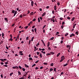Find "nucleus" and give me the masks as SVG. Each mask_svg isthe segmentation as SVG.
<instances>
[{"label":"nucleus","mask_w":79,"mask_h":79,"mask_svg":"<svg viewBox=\"0 0 79 79\" xmlns=\"http://www.w3.org/2000/svg\"><path fill=\"white\" fill-rule=\"evenodd\" d=\"M12 68L13 69H16V68L17 69H19L18 67V66H14L12 67Z\"/></svg>","instance_id":"obj_1"},{"label":"nucleus","mask_w":79,"mask_h":79,"mask_svg":"<svg viewBox=\"0 0 79 79\" xmlns=\"http://www.w3.org/2000/svg\"><path fill=\"white\" fill-rule=\"evenodd\" d=\"M23 51H19V53L20 54H19V55H23Z\"/></svg>","instance_id":"obj_2"},{"label":"nucleus","mask_w":79,"mask_h":79,"mask_svg":"<svg viewBox=\"0 0 79 79\" xmlns=\"http://www.w3.org/2000/svg\"><path fill=\"white\" fill-rule=\"evenodd\" d=\"M61 59L62 60H64V59H65V57H64V56H62L61 57Z\"/></svg>","instance_id":"obj_3"},{"label":"nucleus","mask_w":79,"mask_h":79,"mask_svg":"<svg viewBox=\"0 0 79 79\" xmlns=\"http://www.w3.org/2000/svg\"><path fill=\"white\" fill-rule=\"evenodd\" d=\"M45 15H46V13L44 12L42 15V17H43V16H44Z\"/></svg>","instance_id":"obj_4"},{"label":"nucleus","mask_w":79,"mask_h":79,"mask_svg":"<svg viewBox=\"0 0 79 79\" xmlns=\"http://www.w3.org/2000/svg\"><path fill=\"white\" fill-rule=\"evenodd\" d=\"M76 26V24H73V28H75V27Z\"/></svg>","instance_id":"obj_5"},{"label":"nucleus","mask_w":79,"mask_h":79,"mask_svg":"<svg viewBox=\"0 0 79 79\" xmlns=\"http://www.w3.org/2000/svg\"><path fill=\"white\" fill-rule=\"evenodd\" d=\"M75 35H74V34H72L71 35H70V37H73V36H74Z\"/></svg>","instance_id":"obj_6"},{"label":"nucleus","mask_w":79,"mask_h":79,"mask_svg":"<svg viewBox=\"0 0 79 79\" xmlns=\"http://www.w3.org/2000/svg\"><path fill=\"white\" fill-rule=\"evenodd\" d=\"M17 14V11H15L14 15V17L15 16V15H16Z\"/></svg>","instance_id":"obj_7"},{"label":"nucleus","mask_w":79,"mask_h":79,"mask_svg":"<svg viewBox=\"0 0 79 79\" xmlns=\"http://www.w3.org/2000/svg\"><path fill=\"white\" fill-rule=\"evenodd\" d=\"M53 70V69L52 68H51L50 69V70L49 71V72H51Z\"/></svg>","instance_id":"obj_8"},{"label":"nucleus","mask_w":79,"mask_h":79,"mask_svg":"<svg viewBox=\"0 0 79 79\" xmlns=\"http://www.w3.org/2000/svg\"><path fill=\"white\" fill-rule=\"evenodd\" d=\"M31 5L32 6H33V5H34V2L33 1L31 2Z\"/></svg>","instance_id":"obj_9"},{"label":"nucleus","mask_w":79,"mask_h":79,"mask_svg":"<svg viewBox=\"0 0 79 79\" xmlns=\"http://www.w3.org/2000/svg\"><path fill=\"white\" fill-rule=\"evenodd\" d=\"M68 47H69V49H70V47H71V46L70 45H67V48H68Z\"/></svg>","instance_id":"obj_10"},{"label":"nucleus","mask_w":79,"mask_h":79,"mask_svg":"<svg viewBox=\"0 0 79 79\" xmlns=\"http://www.w3.org/2000/svg\"><path fill=\"white\" fill-rule=\"evenodd\" d=\"M25 67H26V68H29V66L26 64H25Z\"/></svg>","instance_id":"obj_11"},{"label":"nucleus","mask_w":79,"mask_h":79,"mask_svg":"<svg viewBox=\"0 0 79 79\" xmlns=\"http://www.w3.org/2000/svg\"><path fill=\"white\" fill-rule=\"evenodd\" d=\"M9 41H13V39L12 38H10V39H9Z\"/></svg>","instance_id":"obj_12"},{"label":"nucleus","mask_w":79,"mask_h":79,"mask_svg":"<svg viewBox=\"0 0 79 79\" xmlns=\"http://www.w3.org/2000/svg\"><path fill=\"white\" fill-rule=\"evenodd\" d=\"M34 37H32L31 39V42H32V41H33V40H34Z\"/></svg>","instance_id":"obj_13"},{"label":"nucleus","mask_w":79,"mask_h":79,"mask_svg":"<svg viewBox=\"0 0 79 79\" xmlns=\"http://www.w3.org/2000/svg\"><path fill=\"white\" fill-rule=\"evenodd\" d=\"M54 10H56V6H54Z\"/></svg>","instance_id":"obj_14"},{"label":"nucleus","mask_w":79,"mask_h":79,"mask_svg":"<svg viewBox=\"0 0 79 79\" xmlns=\"http://www.w3.org/2000/svg\"><path fill=\"white\" fill-rule=\"evenodd\" d=\"M74 19H75V18L74 17L72 19V21H73L74 20Z\"/></svg>","instance_id":"obj_15"},{"label":"nucleus","mask_w":79,"mask_h":79,"mask_svg":"<svg viewBox=\"0 0 79 79\" xmlns=\"http://www.w3.org/2000/svg\"><path fill=\"white\" fill-rule=\"evenodd\" d=\"M18 73L19 74V75H21V72L19 71L18 72Z\"/></svg>","instance_id":"obj_16"},{"label":"nucleus","mask_w":79,"mask_h":79,"mask_svg":"<svg viewBox=\"0 0 79 79\" xmlns=\"http://www.w3.org/2000/svg\"><path fill=\"white\" fill-rule=\"evenodd\" d=\"M0 60H1V61H2V62H3V61H4L3 59H0Z\"/></svg>","instance_id":"obj_17"},{"label":"nucleus","mask_w":79,"mask_h":79,"mask_svg":"<svg viewBox=\"0 0 79 79\" xmlns=\"http://www.w3.org/2000/svg\"><path fill=\"white\" fill-rule=\"evenodd\" d=\"M60 55V53H58L57 55V57H58Z\"/></svg>","instance_id":"obj_18"},{"label":"nucleus","mask_w":79,"mask_h":79,"mask_svg":"<svg viewBox=\"0 0 79 79\" xmlns=\"http://www.w3.org/2000/svg\"><path fill=\"white\" fill-rule=\"evenodd\" d=\"M12 74H13V72L11 73L10 74V76H12Z\"/></svg>","instance_id":"obj_19"},{"label":"nucleus","mask_w":79,"mask_h":79,"mask_svg":"<svg viewBox=\"0 0 79 79\" xmlns=\"http://www.w3.org/2000/svg\"><path fill=\"white\" fill-rule=\"evenodd\" d=\"M41 53H43V54H45V52H44L43 51H41Z\"/></svg>","instance_id":"obj_20"},{"label":"nucleus","mask_w":79,"mask_h":79,"mask_svg":"<svg viewBox=\"0 0 79 79\" xmlns=\"http://www.w3.org/2000/svg\"><path fill=\"white\" fill-rule=\"evenodd\" d=\"M50 53H51V55H54V53L53 52H50Z\"/></svg>","instance_id":"obj_21"},{"label":"nucleus","mask_w":79,"mask_h":79,"mask_svg":"<svg viewBox=\"0 0 79 79\" xmlns=\"http://www.w3.org/2000/svg\"><path fill=\"white\" fill-rule=\"evenodd\" d=\"M51 55V53H47L46 54V56H48L49 55Z\"/></svg>","instance_id":"obj_22"},{"label":"nucleus","mask_w":79,"mask_h":79,"mask_svg":"<svg viewBox=\"0 0 79 79\" xmlns=\"http://www.w3.org/2000/svg\"><path fill=\"white\" fill-rule=\"evenodd\" d=\"M34 48L35 49V50H38V48H37L35 46H34Z\"/></svg>","instance_id":"obj_23"},{"label":"nucleus","mask_w":79,"mask_h":79,"mask_svg":"<svg viewBox=\"0 0 79 79\" xmlns=\"http://www.w3.org/2000/svg\"><path fill=\"white\" fill-rule=\"evenodd\" d=\"M78 32H79L78 31H76L75 33L76 34V35H78Z\"/></svg>","instance_id":"obj_24"},{"label":"nucleus","mask_w":79,"mask_h":79,"mask_svg":"<svg viewBox=\"0 0 79 79\" xmlns=\"http://www.w3.org/2000/svg\"><path fill=\"white\" fill-rule=\"evenodd\" d=\"M38 20L39 23H40V18H38Z\"/></svg>","instance_id":"obj_25"},{"label":"nucleus","mask_w":79,"mask_h":79,"mask_svg":"<svg viewBox=\"0 0 79 79\" xmlns=\"http://www.w3.org/2000/svg\"><path fill=\"white\" fill-rule=\"evenodd\" d=\"M54 39V37H52L51 38L50 40H53Z\"/></svg>","instance_id":"obj_26"},{"label":"nucleus","mask_w":79,"mask_h":79,"mask_svg":"<svg viewBox=\"0 0 79 79\" xmlns=\"http://www.w3.org/2000/svg\"><path fill=\"white\" fill-rule=\"evenodd\" d=\"M68 65L67 64H64L63 65V66H67Z\"/></svg>","instance_id":"obj_27"},{"label":"nucleus","mask_w":79,"mask_h":79,"mask_svg":"<svg viewBox=\"0 0 79 79\" xmlns=\"http://www.w3.org/2000/svg\"><path fill=\"white\" fill-rule=\"evenodd\" d=\"M50 66H53V63H52V64H50Z\"/></svg>","instance_id":"obj_28"},{"label":"nucleus","mask_w":79,"mask_h":79,"mask_svg":"<svg viewBox=\"0 0 79 79\" xmlns=\"http://www.w3.org/2000/svg\"><path fill=\"white\" fill-rule=\"evenodd\" d=\"M2 36L3 38H4V37H3V36H4V33H2Z\"/></svg>","instance_id":"obj_29"},{"label":"nucleus","mask_w":79,"mask_h":79,"mask_svg":"<svg viewBox=\"0 0 79 79\" xmlns=\"http://www.w3.org/2000/svg\"><path fill=\"white\" fill-rule=\"evenodd\" d=\"M29 59V60H32V57H30V58Z\"/></svg>","instance_id":"obj_30"},{"label":"nucleus","mask_w":79,"mask_h":79,"mask_svg":"<svg viewBox=\"0 0 79 79\" xmlns=\"http://www.w3.org/2000/svg\"><path fill=\"white\" fill-rule=\"evenodd\" d=\"M19 69H22V67H21V66H19Z\"/></svg>","instance_id":"obj_31"},{"label":"nucleus","mask_w":79,"mask_h":79,"mask_svg":"<svg viewBox=\"0 0 79 79\" xmlns=\"http://www.w3.org/2000/svg\"><path fill=\"white\" fill-rule=\"evenodd\" d=\"M0 64H2V65H3L4 64L3 63V62H0Z\"/></svg>","instance_id":"obj_32"},{"label":"nucleus","mask_w":79,"mask_h":79,"mask_svg":"<svg viewBox=\"0 0 79 79\" xmlns=\"http://www.w3.org/2000/svg\"><path fill=\"white\" fill-rule=\"evenodd\" d=\"M3 66H5V67H8V65H4Z\"/></svg>","instance_id":"obj_33"},{"label":"nucleus","mask_w":79,"mask_h":79,"mask_svg":"<svg viewBox=\"0 0 79 79\" xmlns=\"http://www.w3.org/2000/svg\"><path fill=\"white\" fill-rule=\"evenodd\" d=\"M15 10H13L12 11V13H15Z\"/></svg>","instance_id":"obj_34"},{"label":"nucleus","mask_w":79,"mask_h":79,"mask_svg":"<svg viewBox=\"0 0 79 79\" xmlns=\"http://www.w3.org/2000/svg\"><path fill=\"white\" fill-rule=\"evenodd\" d=\"M61 29H63V27H64V26L63 25H62L61 26Z\"/></svg>","instance_id":"obj_35"},{"label":"nucleus","mask_w":79,"mask_h":79,"mask_svg":"<svg viewBox=\"0 0 79 79\" xmlns=\"http://www.w3.org/2000/svg\"><path fill=\"white\" fill-rule=\"evenodd\" d=\"M34 31H35V32H36L37 31V29H36V28H35L34 29Z\"/></svg>","instance_id":"obj_36"},{"label":"nucleus","mask_w":79,"mask_h":79,"mask_svg":"<svg viewBox=\"0 0 79 79\" xmlns=\"http://www.w3.org/2000/svg\"><path fill=\"white\" fill-rule=\"evenodd\" d=\"M50 45V43H48V45H47V47H49V46Z\"/></svg>","instance_id":"obj_37"},{"label":"nucleus","mask_w":79,"mask_h":79,"mask_svg":"<svg viewBox=\"0 0 79 79\" xmlns=\"http://www.w3.org/2000/svg\"><path fill=\"white\" fill-rule=\"evenodd\" d=\"M4 19L5 20V21H8V20L7 19V18H4Z\"/></svg>","instance_id":"obj_38"},{"label":"nucleus","mask_w":79,"mask_h":79,"mask_svg":"<svg viewBox=\"0 0 79 79\" xmlns=\"http://www.w3.org/2000/svg\"><path fill=\"white\" fill-rule=\"evenodd\" d=\"M24 79V77H22L20 78L19 79Z\"/></svg>","instance_id":"obj_39"},{"label":"nucleus","mask_w":79,"mask_h":79,"mask_svg":"<svg viewBox=\"0 0 79 79\" xmlns=\"http://www.w3.org/2000/svg\"><path fill=\"white\" fill-rule=\"evenodd\" d=\"M31 77V75H29L28 77V79H31V78H30V77Z\"/></svg>","instance_id":"obj_40"},{"label":"nucleus","mask_w":79,"mask_h":79,"mask_svg":"<svg viewBox=\"0 0 79 79\" xmlns=\"http://www.w3.org/2000/svg\"><path fill=\"white\" fill-rule=\"evenodd\" d=\"M19 17L20 18H22L23 16L22 15H21L20 16H19Z\"/></svg>","instance_id":"obj_41"},{"label":"nucleus","mask_w":79,"mask_h":79,"mask_svg":"<svg viewBox=\"0 0 79 79\" xmlns=\"http://www.w3.org/2000/svg\"><path fill=\"white\" fill-rule=\"evenodd\" d=\"M45 26H46V25H44V27H43V29H44L45 27Z\"/></svg>","instance_id":"obj_42"},{"label":"nucleus","mask_w":79,"mask_h":79,"mask_svg":"<svg viewBox=\"0 0 79 79\" xmlns=\"http://www.w3.org/2000/svg\"><path fill=\"white\" fill-rule=\"evenodd\" d=\"M22 70L23 71H25V69L24 68H22Z\"/></svg>","instance_id":"obj_43"},{"label":"nucleus","mask_w":79,"mask_h":79,"mask_svg":"<svg viewBox=\"0 0 79 79\" xmlns=\"http://www.w3.org/2000/svg\"><path fill=\"white\" fill-rule=\"evenodd\" d=\"M43 64H45V65H47V63H43Z\"/></svg>","instance_id":"obj_44"},{"label":"nucleus","mask_w":79,"mask_h":79,"mask_svg":"<svg viewBox=\"0 0 79 79\" xmlns=\"http://www.w3.org/2000/svg\"><path fill=\"white\" fill-rule=\"evenodd\" d=\"M40 56L41 58H42V54H41V53L40 54Z\"/></svg>","instance_id":"obj_45"},{"label":"nucleus","mask_w":79,"mask_h":79,"mask_svg":"<svg viewBox=\"0 0 79 79\" xmlns=\"http://www.w3.org/2000/svg\"><path fill=\"white\" fill-rule=\"evenodd\" d=\"M23 31H19V33H21L22 32H23Z\"/></svg>","instance_id":"obj_46"},{"label":"nucleus","mask_w":79,"mask_h":79,"mask_svg":"<svg viewBox=\"0 0 79 79\" xmlns=\"http://www.w3.org/2000/svg\"><path fill=\"white\" fill-rule=\"evenodd\" d=\"M64 60H63V59H61V60L60 61V62H62V61H63Z\"/></svg>","instance_id":"obj_47"},{"label":"nucleus","mask_w":79,"mask_h":79,"mask_svg":"<svg viewBox=\"0 0 79 79\" xmlns=\"http://www.w3.org/2000/svg\"><path fill=\"white\" fill-rule=\"evenodd\" d=\"M41 41L42 42V43H43V44H44V41H43V40H41Z\"/></svg>","instance_id":"obj_48"},{"label":"nucleus","mask_w":79,"mask_h":79,"mask_svg":"<svg viewBox=\"0 0 79 79\" xmlns=\"http://www.w3.org/2000/svg\"><path fill=\"white\" fill-rule=\"evenodd\" d=\"M26 39L27 40H28V39H29V37H28V36L27 37Z\"/></svg>","instance_id":"obj_49"},{"label":"nucleus","mask_w":79,"mask_h":79,"mask_svg":"<svg viewBox=\"0 0 79 79\" xmlns=\"http://www.w3.org/2000/svg\"><path fill=\"white\" fill-rule=\"evenodd\" d=\"M68 35V33H66L65 35V36H67Z\"/></svg>","instance_id":"obj_50"},{"label":"nucleus","mask_w":79,"mask_h":79,"mask_svg":"<svg viewBox=\"0 0 79 79\" xmlns=\"http://www.w3.org/2000/svg\"><path fill=\"white\" fill-rule=\"evenodd\" d=\"M56 68H54V70L55 71H56Z\"/></svg>","instance_id":"obj_51"},{"label":"nucleus","mask_w":79,"mask_h":79,"mask_svg":"<svg viewBox=\"0 0 79 79\" xmlns=\"http://www.w3.org/2000/svg\"><path fill=\"white\" fill-rule=\"evenodd\" d=\"M36 20V19H34L33 20V21H35Z\"/></svg>","instance_id":"obj_52"},{"label":"nucleus","mask_w":79,"mask_h":79,"mask_svg":"<svg viewBox=\"0 0 79 79\" xmlns=\"http://www.w3.org/2000/svg\"><path fill=\"white\" fill-rule=\"evenodd\" d=\"M52 14H54V13H55V11L53 10L52 11Z\"/></svg>","instance_id":"obj_53"},{"label":"nucleus","mask_w":79,"mask_h":79,"mask_svg":"<svg viewBox=\"0 0 79 79\" xmlns=\"http://www.w3.org/2000/svg\"><path fill=\"white\" fill-rule=\"evenodd\" d=\"M40 19H41V21H42V17H40Z\"/></svg>","instance_id":"obj_54"},{"label":"nucleus","mask_w":79,"mask_h":79,"mask_svg":"<svg viewBox=\"0 0 79 79\" xmlns=\"http://www.w3.org/2000/svg\"><path fill=\"white\" fill-rule=\"evenodd\" d=\"M35 66V64H34L32 65V67H34V66Z\"/></svg>","instance_id":"obj_55"},{"label":"nucleus","mask_w":79,"mask_h":79,"mask_svg":"<svg viewBox=\"0 0 79 79\" xmlns=\"http://www.w3.org/2000/svg\"><path fill=\"white\" fill-rule=\"evenodd\" d=\"M48 50H51V48H50V47H48Z\"/></svg>","instance_id":"obj_56"},{"label":"nucleus","mask_w":79,"mask_h":79,"mask_svg":"<svg viewBox=\"0 0 79 79\" xmlns=\"http://www.w3.org/2000/svg\"><path fill=\"white\" fill-rule=\"evenodd\" d=\"M27 27H28V26H26L25 27V29H27Z\"/></svg>","instance_id":"obj_57"},{"label":"nucleus","mask_w":79,"mask_h":79,"mask_svg":"<svg viewBox=\"0 0 79 79\" xmlns=\"http://www.w3.org/2000/svg\"><path fill=\"white\" fill-rule=\"evenodd\" d=\"M37 55H39V54H40L39 52H37Z\"/></svg>","instance_id":"obj_58"},{"label":"nucleus","mask_w":79,"mask_h":79,"mask_svg":"<svg viewBox=\"0 0 79 79\" xmlns=\"http://www.w3.org/2000/svg\"><path fill=\"white\" fill-rule=\"evenodd\" d=\"M39 60H38L36 61L35 62V63H38V62H39Z\"/></svg>","instance_id":"obj_59"},{"label":"nucleus","mask_w":79,"mask_h":79,"mask_svg":"<svg viewBox=\"0 0 79 79\" xmlns=\"http://www.w3.org/2000/svg\"><path fill=\"white\" fill-rule=\"evenodd\" d=\"M62 25H63V24H64V22H62Z\"/></svg>","instance_id":"obj_60"},{"label":"nucleus","mask_w":79,"mask_h":79,"mask_svg":"<svg viewBox=\"0 0 79 79\" xmlns=\"http://www.w3.org/2000/svg\"><path fill=\"white\" fill-rule=\"evenodd\" d=\"M18 56V55L17 54H16L15 55V56Z\"/></svg>","instance_id":"obj_61"},{"label":"nucleus","mask_w":79,"mask_h":79,"mask_svg":"<svg viewBox=\"0 0 79 79\" xmlns=\"http://www.w3.org/2000/svg\"><path fill=\"white\" fill-rule=\"evenodd\" d=\"M67 19H70V17H68Z\"/></svg>","instance_id":"obj_62"},{"label":"nucleus","mask_w":79,"mask_h":79,"mask_svg":"<svg viewBox=\"0 0 79 79\" xmlns=\"http://www.w3.org/2000/svg\"><path fill=\"white\" fill-rule=\"evenodd\" d=\"M49 6H48L46 7V8H47V9H48V8H49Z\"/></svg>","instance_id":"obj_63"},{"label":"nucleus","mask_w":79,"mask_h":79,"mask_svg":"<svg viewBox=\"0 0 79 79\" xmlns=\"http://www.w3.org/2000/svg\"><path fill=\"white\" fill-rule=\"evenodd\" d=\"M10 36L11 37L10 38H12V37H13V36L12 35H10Z\"/></svg>","instance_id":"obj_64"}]
</instances>
